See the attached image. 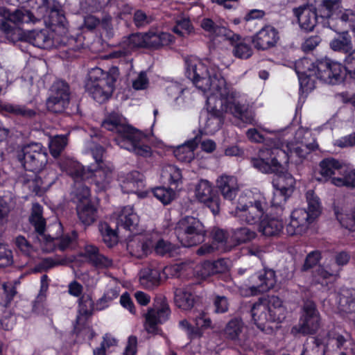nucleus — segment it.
I'll return each mask as SVG.
<instances>
[{
	"mask_svg": "<svg viewBox=\"0 0 355 355\" xmlns=\"http://www.w3.org/2000/svg\"><path fill=\"white\" fill-rule=\"evenodd\" d=\"M185 69L187 77L207 98V113L205 118L200 117L207 134H214L220 128L223 114H230L245 124H256L254 113L241 104L239 94L227 84L216 64L189 56L185 58Z\"/></svg>",
	"mask_w": 355,
	"mask_h": 355,
	"instance_id": "f257e3e1",
	"label": "nucleus"
},
{
	"mask_svg": "<svg viewBox=\"0 0 355 355\" xmlns=\"http://www.w3.org/2000/svg\"><path fill=\"white\" fill-rule=\"evenodd\" d=\"M318 148L311 132L300 128L293 140H266L264 147L259 150V157L253 158L252 164L262 173H275L272 180L274 189L292 194L295 180L291 174L283 171L282 163H287L289 159L296 164L302 163L311 152Z\"/></svg>",
	"mask_w": 355,
	"mask_h": 355,
	"instance_id": "f03ea898",
	"label": "nucleus"
},
{
	"mask_svg": "<svg viewBox=\"0 0 355 355\" xmlns=\"http://www.w3.org/2000/svg\"><path fill=\"white\" fill-rule=\"evenodd\" d=\"M28 6L31 10L24 8L10 12L5 7H0V30L5 33H10L15 26H19L24 23H35L44 19V23L57 28H62L65 32V18L62 15L60 4L55 1L47 0H28Z\"/></svg>",
	"mask_w": 355,
	"mask_h": 355,
	"instance_id": "7ed1b4c3",
	"label": "nucleus"
},
{
	"mask_svg": "<svg viewBox=\"0 0 355 355\" xmlns=\"http://www.w3.org/2000/svg\"><path fill=\"white\" fill-rule=\"evenodd\" d=\"M295 70L301 88L308 91L314 88L315 79L336 84L342 78L343 67L340 63L329 59L313 63L304 58L295 62Z\"/></svg>",
	"mask_w": 355,
	"mask_h": 355,
	"instance_id": "20e7f679",
	"label": "nucleus"
},
{
	"mask_svg": "<svg viewBox=\"0 0 355 355\" xmlns=\"http://www.w3.org/2000/svg\"><path fill=\"white\" fill-rule=\"evenodd\" d=\"M106 130L116 134L114 141L122 148L143 157L150 156L151 148L146 144V137L140 131L125 123L121 115L110 114L102 123Z\"/></svg>",
	"mask_w": 355,
	"mask_h": 355,
	"instance_id": "39448f33",
	"label": "nucleus"
},
{
	"mask_svg": "<svg viewBox=\"0 0 355 355\" xmlns=\"http://www.w3.org/2000/svg\"><path fill=\"white\" fill-rule=\"evenodd\" d=\"M17 159L24 168L33 173H40L34 180H28V187L37 193L46 191L53 182L54 177L42 180V170L47 164L46 148L40 143H31L24 146L17 152Z\"/></svg>",
	"mask_w": 355,
	"mask_h": 355,
	"instance_id": "423d86ee",
	"label": "nucleus"
},
{
	"mask_svg": "<svg viewBox=\"0 0 355 355\" xmlns=\"http://www.w3.org/2000/svg\"><path fill=\"white\" fill-rule=\"evenodd\" d=\"M251 311L254 324L262 331L272 329L271 323L283 322L287 313L282 300L275 295L269 296L254 304Z\"/></svg>",
	"mask_w": 355,
	"mask_h": 355,
	"instance_id": "0eeeda50",
	"label": "nucleus"
},
{
	"mask_svg": "<svg viewBox=\"0 0 355 355\" xmlns=\"http://www.w3.org/2000/svg\"><path fill=\"white\" fill-rule=\"evenodd\" d=\"M119 75L116 67H112L107 71L93 68L88 73L86 89L96 102L105 103L112 96Z\"/></svg>",
	"mask_w": 355,
	"mask_h": 355,
	"instance_id": "6e6552de",
	"label": "nucleus"
},
{
	"mask_svg": "<svg viewBox=\"0 0 355 355\" xmlns=\"http://www.w3.org/2000/svg\"><path fill=\"white\" fill-rule=\"evenodd\" d=\"M268 209V205L263 196L254 198L245 194L239 196L235 209L230 214L241 223L254 225L259 223Z\"/></svg>",
	"mask_w": 355,
	"mask_h": 355,
	"instance_id": "1a4fd4ad",
	"label": "nucleus"
},
{
	"mask_svg": "<svg viewBox=\"0 0 355 355\" xmlns=\"http://www.w3.org/2000/svg\"><path fill=\"white\" fill-rule=\"evenodd\" d=\"M42 207L38 204H33L30 222L34 225L36 232L38 233L37 239L42 250L46 252L52 251L55 248L56 245H58V248L61 250H64L71 247L77 238L76 233L73 232L70 235L63 236L60 239L58 236L46 235L44 234L45 221L42 216Z\"/></svg>",
	"mask_w": 355,
	"mask_h": 355,
	"instance_id": "9d476101",
	"label": "nucleus"
},
{
	"mask_svg": "<svg viewBox=\"0 0 355 355\" xmlns=\"http://www.w3.org/2000/svg\"><path fill=\"white\" fill-rule=\"evenodd\" d=\"M237 272L241 276L245 273L250 275L239 288L241 295L245 297L267 292L273 288L277 282L275 272L271 269H264L259 272L253 273L252 268H239Z\"/></svg>",
	"mask_w": 355,
	"mask_h": 355,
	"instance_id": "9b49d317",
	"label": "nucleus"
},
{
	"mask_svg": "<svg viewBox=\"0 0 355 355\" xmlns=\"http://www.w3.org/2000/svg\"><path fill=\"white\" fill-rule=\"evenodd\" d=\"M175 233L183 246L191 247L204 241L206 230L198 218L186 216L178 222Z\"/></svg>",
	"mask_w": 355,
	"mask_h": 355,
	"instance_id": "f8f14e48",
	"label": "nucleus"
},
{
	"mask_svg": "<svg viewBox=\"0 0 355 355\" xmlns=\"http://www.w3.org/2000/svg\"><path fill=\"white\" fill-rule=\"evenodd\" d=\"M350 259L349 254L346 252H340L335 257V261H326L322 266H319L313 275V284H320L327 286L333 282L340 268L346 265Z\"/></svg>",
	"mask_w": 355,
	"mask_h": 355,
	"instance_id": "ddd939ff",
	"label": "nucleus"
},
{
	"mask_svg": "<svg viewBox=\"0 0 355 355\" xmlns=\"http://www.w3.org/2000/svg\"><path fill=\"white\" fill-rule=\"evenodd\" d=\"M320 327V317L315 305L312 302H307L303 306L302 313L298 325L293 327L291 333L312 334L315 333Z\"/></svg>",
	"mask_w": 355,
	"mask_h": 355,
	"instance_id": "4468645a",
	"label": "nucleus"
},
{
	"mask_svg": "<svg viewBox=\"0 0 355 355\" xmlns=\"http://www.w3.org/2000/svg\"><path fill=\"white\" fill-rule=\"evenodd\" d=\"M83 180L94 184L98 191L107 189L114 180L113 167L110 164L101 163L96 168L88 167L83 171Z\"/></svg>",
	"mask_w": 355,
	"mask_h": 355,
	"instance_id": "2eb2a0df",
	"label": "nucleus"
},
{
	"mask_svg": "<svg viewBox=\"0 0 355 355\" xmlns=\"http://www.w3.org/2000/svg\"><path fill=\"white\" fill-rule=\"evenodd\" d=\"M70 98L69 85L62 80L55 82L50 90V95L46 101L47 109L53 112H63L68 106Z\"/></svg>",
	"mask_w": 355,
	"mask_h": 355,
	"instance_id": "dca6fc26",
	"label": "nucleus"
},
{
	"mask_svg": "<svg viewBox=\"0 0 355 355\" xmlns=\"http://www.w3.org/2000/svg\"><path fill=\"white\" fill-rule=\"evenodd\" d=\"M318 170L321 177L317 178V180L322 182L330 181L333 184L334 178H343L347 168L340 161L334 158H327L320 162Z\"/></svg>",
	"mask_w": 355,
	"mask_h": 355,
	"instance_id": "f3484780",
	"label": "nucleus"
},
{
	"mask_svg": "<svg viewBox=\"0 0 355 355\" xmlns=\"http://www.w3.org/2000/svg\"><path fill=\"white\" fill-rule=\"evenodd\" d=\"M313 220L306 209H295L291 214L289 222L286 225V231L290 236L301 234Z\"/></svg>",
	"mask_w": 355,
	"mask_h": 355,
	"instance_id": "a211bd4d",
	"label": "nucleus"
},
{
	"mask_svg": "<svg viewBox=\"0 0 355 355\" xmlns=\"http://www.w3.org/2000/svg\"><path fill=\"white\" fill-rule=\"evenodd\" d=\"M195 196L198 200L205 204L214 215L219 212L218 198L209 181L201 180L198 183L195 189Z\"/></svg>",
	"mask_w": 355,
	"mask_h": 355,
	"instance_id": "6ab92c4d",
	"label": "nucleus"
},
{
	"mask_svg": "<svg viewBox=\"0 0 355 355\" xmlns=\"http://www.w3.org/2000/svg\"><path fill=\"white\" fill-rule=\"evenodd\" d=\"M328 19V26L336 32L355 28V11L352 9H345L332 13Z\"/></svg>",
	"mask_w": 355,
	"mask_h": 355,
	"instance_id": "aec40b11",
	"label": "nucleus"
},
{
	"mask_svg": "<svg viewBox=\"0 0 355 355\" xmlns=\"http://www.w3.org/2000/svg\"><path fill=\"white\" fill-rule=\"evenodd\" d=\"M279 40L277 30L267 25L260 29L252 38L254 47L259 50H268L274 47Z\"/></svg>",
	"mask_w": 355,
	"mask_h": 355,
	"instance_id": "412c9836",
	"label": "nucleus"
},
{
	"mask_svg": "<svg viewBox=\"0 0 355 355\" xmlns=\"http://www.w3.org/2000/svg\"><path fill=\"white\" fill-rule=\"evenodd\" d=\"M114 217L118 228H123L132 233L137 231L139 218L133 207L128 205L121 208L114 212Z\"/></svg>",
	"mask_w": 355,
	"mask_h": 355,
	"instance_id": "4be33fe9",
	"label": "nucleus"
},
{
	"mask_svg": "<svg viewBox=\"0 0 355 355\" xmlns=\"http://www.w3.org/2000/svg\"><path fill=\"white\" fill-rule=\"evenodd\" d=\"M145 184L143 175L138 171H133L128 173L121 180V187L124 193H137L139 198H144L147 196L146 191H143Z\"/></svg>",
	"mask_w": 355,
	"mask_h": 355,
	"instance_id": "5701e85b",
	"label": "nucleus"
},
{
	"mask_svg": "<svg viewBox=\"0 0 355 355\" xmlns=\"http://www.w3.org/2000/svg\"><path fill=\"white\" fill-rule=\"evenodd\" d=\"M300 28L305 31H311L317 24L318 16L315 8L312 5L301 6L293 10Z\"/></svg>",
	"mask_w": 355,
	"mask_h": 355,
	"instance_id": "b1692460",
	"label": "nucleus"
},
{
	"mask_svg": "<svg viewBox=\"0 0 355 355\" xmlns=\"http://www.w3.org/2000/svg\"><path fill=\"white\" fill-rule=\"evenodd\" d=\"M195 326H191L189 322L183 320L180 322V327L189 336V338L199 337L202 335L203 329L211 327V321L206 313H199L195 318Z\"/></svg>",
	"mask_w": 355,
	"mask_h": 355,
	"instance_id": "393cba45",
	"label": "nucleus"
},
{
	"mask_svg": "<svg viewBox=\"0 0 355 355\" xmlns=\"http://www.w3.org/2000/svg\"><path fill=\"white\" fill-rule=\"evenodd\" d=\"M170 311L168 306H163L157 311L149 310L146 315L145 329L148 334H159L160 330L157 324L165 322L169 315Z\"/></svg>",
	"mask_w": 355,
	"mask_h": 355,
	"instance_id": "a878e982",
	"label": "nucleus"
},
{
	"mask_svg": "<svg viewBox=\"0 0 355 355\" xmlns=\"http://www.w3.org/2000/svg\"><path fill=\"white\" fill-rule=\"evenodd\" d=\"M128 250L137 258H143L153 250V236H137L128 243Z\"/></svg>",
	"mask_w": 355,
	"mask_h": 355,
	"instance_id": "bb28decb",
	"label": "nucleus"
},
{
	"mask_svg": "<svg viewBox=\"0 0 355 355\" xmlns=\"http://www.w3.org/2000/svg\"><path fill=\"white\" fill-rule=\"evenodd\" d=\"M26 40L40 49H50L56 46L53 33L49 29L28 31L26 33Z\"/></svg>",
	"mask_w": 355,
	"mask_h": 355,
	"instance_id": "cd10ccee",
	"label": "nucleus"
},
{
	"mask_svg": "<svg viewBox=\"0 0 355 355\" xmlns=\"http://www.w3.org/2000/svg\"><path fill=\"white\" fill-rule=\"evenodd\" d=\"M122 50L114 51L112 53V56L114 58H120L130 53L132 51L137 48L146 47L145 33H135L124 38L121 43Z\"/></svg>",
	"mask_w": 355,
	"mask_h": 355,
	"instance_id": "c85d7f7f",
	"label": "nucleus"
},
{
	"mask_svg": "<svg viewBox=\"0 0 355 355\" xmlns=\"http://www.w3.org/2000/svg\"><path fill=\"white\" fill-rule=\"evenodd\" d=\"M162 279L157 262L152 263L149 267L142 269L139 273V282L146 288H152L158 286Z\"/></svg>",
	"mask_w": 355,
	"mask_h": 355,
	"instance_id": "c756f323",
	"label": "nucleus"
},
{
	"mask_svg": "<svg viewBox=\"0 0 355 355\" xmlns=\"http://www.w3.org/2000/svg\"><path fill=\"white\" fill-rule=\"evenodd\" d=\"M216 185L223 197L227 200H233L239 191L237 179L232 175H220L216 180Z\"/></svg>",
	"mask_w": 355,
	"mask_h": 355,
	"instance_id": "7c9ffc66",
	"label": "nucleus"
},
{
	"mask_svg": "<svg viewBox=\"0 0 355 355\" xmlns=\"http://www.w3.org/2000/svg\"><path fill=\"white\" fill-rule=\"evenodd\" d=\"M146 48H159L171 44L174 37L168 33L162 32L157 29H150L145 33Z\"/></svg>",
	"mask_w": 355,
	"mask_h": 355,
	"instance_id": "2f4dec72",
	"label": "nucleus"
},
{
	"mask_svg": "<svg viewBox=\"0 0 355 355\" xmlns=\"http://www.w3.org/2000/svg\"><path fill=\"white\" fill-rule=\"evenodd\" d=\"M199 139L197 137L185 141L173 150L175 157L182 162L189 163L195 157L194 150L198 147Z\"/></svg>",
	"mask_w": 355,
	"mask_h": 355,
	"instance_id": "473e14b6",
	"label": "nucleus"
},
{
	"mask_svg": "<svg viewBox=\"0 0 355 355\" xmlns=\"http://www.w3.org/2000/svg\"><path fill=\"white\" fill-rule=\"evenodd\" d=\"M175 305L184 311L190 310L196 302V296L191 288H177L175 291Z\"/></svg>",
	"mask_w": 355,
	"mask_h": 355,
	"instance_id": "72a5a7b5",
	"label": "nucleus"
},
{
	"mask_svg": "<svg viewBox=\"0 0 355 355\" xmlns=\"http://www.w3.org/2000/svg\"><path fill=\"white\" fill-rule=\"evenodd\" d=\"M258 225L259 232L267 236L278 235L284 227L282 220L277 218H270L267 213Z\"/></svg>",
	"mask_w": 355,
	"mask_h": 355,
	"instance_id": "f704fd0d",
	"label": "nucleus"
},
{
	"mask_svg": "<svg viewBox=\"0 0 355 355\" xmlns=\"http://www.w3.org/2000/svg\"><path fill=\"white\" fill-rule=\"evenodd\" d=\"M338 308L346 313L355 312V290L343 288L338 296Z\"/></svg>",
	"mask_w": 355,
	"mask_h": 355,
	"instance_id": "c9c22d12",
	"label": "nucleus"
},
{
	"mask_svg": "<svg viewBox=\"0 0 355 355\" xmlns=\"http://www.w3.org/2000/svg\"><path fill=\"white\" fill-rule=\"evenodd\" d=\"M214 243L212 245H204L198 250V254L209 253L214 250H227V234L222 230H216L213 232Z\"/></svg>",
	"mask_w": 355,
	"mask_h": 355,
	"instance_id": "e433bc0d",
	"label": "nucleus"
},
{
	"mask_svg": "<svg viewBox=\"0 0 355 355\" xmlns=\"http://www.w3.org/2000/svg\"><path fill=\"white\" fill-rule=\"evenodd\" d=\"M60 169L65 171L67 174L70 175L74 180H83L81 173L87 168L83 167L80 164L70 158H64L59 163Z\"/></svg>",
	"mask_w": 355,
	"mask_h": 355,
	"instance_id": "4c0bfd02",
	"label": "nucleus"
},
{
	"mask_svg": "<svg viewBox=\"0 0 355 355\" xmlns=\"http://www.w3.org/2000/svg\"><path fill=\"white\" fill-rule=\"evenodd\" d=\"M161 178L165 182L178 187L182 183L181 171L174 165L167 164L163 166L161 172Z\"/></svg>",
	"mask_w": 355,
	"mask_h": 355,
	"instance_id": "58836bf2",
	"label": "nucleus"
},
{
	"mask_svg": "<svg viewBox=\"0 0 355 355\" xmlns=\"http://www.w3.org/2000/svg\"><path fill=\"white\" fill-rule=\"evenodd\" d=\"M79 220L85 225H90L96 219V209L91 203L80 204L76 207Z\"/></svg>",
	"mask_w": 355,
	"mask_h": 355,
	"instance_id": "ea45409f",
	"label": "nucleus"
},
{
	"mask_svg": "<svg viewBox=\"0 0 355 355\" xmlns=\"http://www.w3.org/2000/svg\"><path fill=\"white\" fill-rule=\"evenodd\" d=\"M243 329V322L239 318H234L226 324L223 330V335L227 340L239 341Z\"/></svg>",
	"mask_w": 355,
	"mask_h": 355,
	"instance_id": "a19ab883",
	"label": "nucleus"
},
{
	"mask_svg": "<svg viewBox=\"0 0 355 355\" xmlns=\"http://www.w3.org/2000/svg\"><path fill=\"white\" fill-rule=\"evenodd\" d=\"M339 35L330 42L331 48L336 51L347 53L352 49L351 38L346 31H338Z\"/></svg>",
	"mask_w": 355,
	"mask_h": 355,
	"instance_id": "79ce46f5",
	"label": "nucleus"
},
{
	"mask_svg": "<svg viewBox=\"0 0 355 355\" xmlns=\"http://www.w3.org/2000/svg\"><path fill=\"white\" fill-rule=\"evenodd\" d=\"M85 256L98 267H109L112 261L98 253V249L94 245H87L85 249Z\"/></svg>",
	"mask_w": 355,
	"mask_h": 355,
	"instance_id": "37998d69",
	"label": "nucleus"
},
{
	"mask_svg": "<svg viewBox=\"0 0 355 355\" xmlns=\"http://www.w3.org/2000/svg\"><path fill=\"white\" fill-rule=\"evenodd\" d=\"M335 214L341 226L349 231L355 232V209L347 212L343 209H335Z\"/></svg>",
	"mask_w": 355,
	"mask_h": 355,
	"instance_id": "c03bdc74",
	"label": "nucleus"
},
{
	"mask_svg": "<svg viewBox=\"0 0 355 355\" xmlns=\"http://www.w3.org/2000/svg\"><path fill=\"white\" fill-rule=\"evenodd\" d=\"M238 38L237 41L234 44L233 54L235 57L241 59H248L252 55L253 50L250 46V42L247 38Z\"/></svg>",
	"mask_w": 355,
	"mask_h": 355,
	"instance_id": "a18cd8bd",
	"label": "nucleus"
},
{
	"mask_svg": "<svg viewBox=\"0 0 355 355\" xmlns=\"http://www.w3.org/2000/svg\"><path fill=\"white\" fill-rule=\"evenodd\" d=\"M80 180H76L73 191V200L78 205L88 204L90 202V191L89 188L83 184Z\"/></svg>",
	"mask_w": 355,
	"mask_h": 355,
	"instance_id": "49530a36",
	"label": "nucleus"
},
{
	"mask_svg": "<svg viewBox=\"0 0 355 355\" xmlns=\"http://www.w3.org/2000/svg\"><path fill=\"white\" fill-rule=\"evenodd\" d=\"M68 143L67 135H55L49 137V148L51 155L58 157Z\"/></svg>",
	"mask_w": 355,
	"mask_h": 355,
	"instance_id": "de8ad7c7",
	"label": "nucleus"
},
{
	"mask_svg": "<svg viewBox=\"0 0 355 355\" xmlns=\"http://www.w3.org/2000/svg\"><path fill=\"white\" fill-rule=\"evenodd\" d=\"M152 191L153 196L164 205L170 204L177 196L175 190L164 187H156Z\"/></svg>",
	"mask_w": 355,
	"mask_h": 355,
	"instance_id": "09e8293b",
	"label": "nucleus"
},
{
	"mask_svg": "<svg viewBox=\"0 0 355 355\" xmlns=\"http://www.w3.org/2000/svg\"><path fill=\"white\" fill-rule=\"evenodd\" d=\"M308 203V214L311 218L315 220L321 212V206L318 197L313 191H308L306 193Z\"/></svg>",
	"mask_w": 355,
	"mask_h": 355,
	"instance_id": "8fccbe9b",
	"label": "nucleus"
},
{
	"mask_svg": "<svg viewBox=\"0 0 355 355\" xmlns=\"http://www.w3.org/2000/svg\"><path fill=\"white\" fill-rule=\"evenodd\" d=\"M0 113L2 114H12L15 115H21L25 116H32L35 114V112L31 110H28L24 106L10 103H5L1 105Z\"/></svg>",
	"mask_w": 355,
	"mask_h": 355,
	"instance_id": "3c124183",
	"label": "nucleus"
},
{
	"mask_svg": "<svg viewBox=\"0 0 355 355\" xmlns=\"http://www.w3.org/2000/svg\"><path fill=\"white\" fill-rule=\"evenodd\" d=\"M153 249L156 254L159 255H166L171 257L175 254L176 250L175 245L171 244L170 242L164 241L163 239H159L157 241L153 238Z\"/></svg>",
	"mask_w": 355,
	"mask_h": 355,
	"instance_id": "603ef678",
	"label": "nucleus"
},
{
	"mask_svg": "<svg viewBox=\"0 0 355 355\" xmlns=\"http://www.w3.org/2000/svg\"><path fill=\"white\" fill-rule=\"evenodd\" d=\"M100 231L104 243L108 247H112L118 242L117 233L113 230L108 224L103 223L100 226Z\"/></svg>",
	"mask_w": 355,
	"mask_h": 355,
	"instance_id": "864d4df0",
	"label": "nucleus"
},
{
	"mask_svg": "<svg viewBox=\"0 0 355 355\" xmlns=\"http://www.w3.org/2000/svg\"><path fill=\"white\" fill-rule=\"evenodd\" d=\"M257 236L254 231L250 230L248 227H241L234 231L233 237L234 239L238 243H245L254 239Z\"/></svg>",
	"mask_w": 355,
	"mask_h": 355,
	"instance_id": "5fc2aeb1",
	"label": "nucleus"
},
{
	"mask_svg": "<svg viewBox=\"0 0 355 355\" xmlns=\"http://www.w3.org/2000/svg\"><path fill=\"white\" fill-rule=\"evenodd\" d=\"M119 288L117 286L107 289L104 295L98 301V309H103L107 307L110 302L119 296Z\"/></svg>",
	"mask_w": 355,
	"mask_h": 355,
	"instance_id": "6e6d98bb",
	"label": "nucleus"
},
{
	"mask_svg": "<svg viewBox=\"0 0 355 355\" xmlns=\"http://www.w3.org/2000/svg\"><path fill=\"white\" fill-rule=\"evenodd\" d=\"M333 185L338 187H355V170L347 171L343 178H334Z\"/></svg>",
	"mask_w": 355,
	"mask_h": 355,
	"instance_id": "4d7b16f0",
	"label": "nucleus"
},
{
	"mask_svg": "<svg viewBox=\"0 0 355 355\" xmlns=\"http://www.w3.org/2000/svg\"><path fill=\"white\" fill-rule=\"evenodd\" d=\"M193 26L189 19L184 18L177 21L173 31L175 33L184 37L189 35L193 31Z\"/></svg>",
	"mask_w": 355,
	"mask_h": 355,
	"instance_id": "13d9d810",
	"label": "nucleus"
},
{
	"mask_svg": "<svg viewBox=\"0 0 355 355\" xmlns=\"http://www.w3.org/2000/svg\"><path fill=\"white\" fill-rule=\"evenodd\" d=\"M201 27L211 36H216L226 32L225 28L216 26L214 21L208 18L202 21Z\"/></svg>",
	"mask_w": 355,
	"mask_h": 355,
	"instance_id": "bf43d9fd",
	"label": "nucleus"
},
{
	"mask_svg": "<svg viewBox=\"0 0 355 355\" xmlns=\"http://www.w3.org/2000/svg\"><path fill=\"white\" fill-rule=\"evenodd\" d=\"M158 267L163 279L178 276L182 268V266L180 264H174L163 267L160 263H158Z\"/></svg>",
	"mask_w": 355,
	"mask_h": 355,
	"instance_id": "052dcab7",
	"label": "nucleus"
},
{
	"mask_svg": "<svg viewBox=\"0 0 355 355\" xmlns=\"http://www.w3.org/2000/svg\"><path fill=\"white\" fill-rule=\"evenodd\" d=\"M291 195V193H286L279 189H275L271 200V206L275 207H282L285 205L287 199Z\"/></svg>",
	"mask_w": 355,
	"mask_h": 355,
	"instance_id": "680f3d73",
	"label": "nucleus"
},
{
	"mask_svg": "<svg viewBox=\"0 0 355 355\" xmlns=\"http://www.w3.org/2000/svg\"><path fill=\"white\" fill-rule=\"evenodd\" d=\"M132 87L135 90H143L148 88L149 85V80L146 72L141 71L132 80Z\"/></svg>",
	"mask_w": 355,
	"mask_h": 355,
	"instance_id": "e2e57ef3",
	"label": "nucleus"
},
{
	"mask_svg": "<svg viewBox=\"0 0 355 355\" xmlns=\"http://www.w3.org/2000/svg\"><path fill=\"white\" fill-rule=\"evenodd\" d=\"M12 263V253L6 245L0 243V267H6Z\"/></svg>",
	"mask_w": 355,
	"mask_h": 355,
	"instance_id": "0e129e2a",
	"label": "nucleus"
},
{
	"mask_svg": "<svg viewBox=\"0 0 355 355\" xmlns=\"http://www.w3.org/2000/svg\"><path fill=\"white\" fill-rule=\"evenodd\" d=\"M15 243L19 250L27 256H30L33 252V247L23 236H17Z\"/></svg>",
	"mask_w": 355,
	"mask_h": 355,
	"instance_id": "69168bd1",
	"label": "nucleus"
},
{
	"mask_svg": "<svg viewBox=\"0 0 355 355\" xmlns=\"http://www.w3.org/2000/svg\"><path fill=\"white\" fill-rule=\"evenodd\" d=\"M196 273L198 277L202 279H205L208 277L213 275L214 273L211 268V262L205 261L198 265L196 268Z\"/></svg>",
	"mask_w": 355,
	"mask_h": 355,
	"instance_id": "338daca9",
	"label": "nucleus"
},
{
	"mask_svg": "<svg viewBox=\"0 0 355 355\" xmlns=\"http://www.w3.org/2000/svg\"><path fill=\"white\" fill-rule=\"evenodd\" d=\"M345 69L350 76L355 79V50L347 55L345 60Z\"/></svg>",
	"mask_w": 355,
	"mask_h": 355,
	"instance_id": "774afa93",
	"label": "nucleus"
}]
</instances>
